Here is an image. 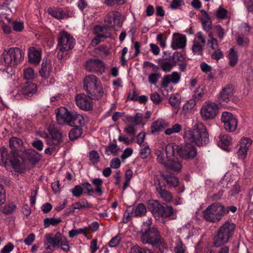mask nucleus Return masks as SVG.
<instances>
[{
  "mask_svg": "<svg viewBox=\"0 0 253 253\" xmlns=\"http://www.w3.org/2000/svg\"><path fill=\"white\" fill-rule=\"evenodd\" d=\"M41 50H37L34 47L29 48V59L30 62L38 65L41 60Z\"/></svg>",
  "mask_w": 253,
  "mask_h": 253,
  "instance_id": "24",
  "label": "nucleus"
},
{
  "mask_svg": "<svg viewBox=\"0 0 253 253\" xmlns=\"http://www.w3.org/2000/svg\"><path fill=\"white\" fill-rule=\"evenodd\" d=\"M90 208V206L89 205V204L86 200H82L75 203L73 205V210L68 209L66 210L65 211L66 213H69L71 212H74L75 210H80L83 208Z\"/></svg>",
  "mask_w": 253,
  "mask_h": 253,
  "instance_id": "38",
  "label": "nucleus"
},
{
  "mask_svg": "<svg viewBox=\"0 0 253 253\" xmlns=\"http://www.w3.org/2000/svg\"><path fill=\"white\" fill-rule=\"evenodd\" d=\"M23 71L24 78L26 80H32L35 78L36 74L33 68L27 67L25 68Z\"/></svg>",
  "mask_w": 253,
  "mask_h": 253,
  "instance_id": "50",
  "label": "nucleus"
},
{
  "mask_svg": "<svg viewBox=\"0 0 253 253\" xmlns=\"http://www.w3.org/2000/svg\"><path fill=\"white\" fill-rule=\"evenodd\" d=\"M57 48L59 51L57 54L59 59H62L63 53L72 50L75 44V39L73 37L65 31L59 32L57 38Z\"/></svg>",
  "mask_w": 253,
  "mask_h": 253,
  "instance_id": "4",
  "label": "nucleus"
},
{
  "mask_svg": "<svg viewBox=\"0 0 253 253\" xmlns=\"http://www.w3.org/2000/svg\"><path fill=\"white\" fill-rule=\"evenodd\" d=\"M49 132L52 140H47L49 145H57L62 141L61 133L58 130L55 129H50Z\"/></svg>",
  "mask_w": 253,
  "mask_h": 253,
  "instance_id": "30",
  "label": "nucleus"
},
{
  "mask_svg": "<svg viewBox=\"0 0 253 253\" xmlns=\"http://www.w3.org/2000/svg\"><path fill=\"white\" fill-rule=\"evenodd\" d=\"M25 154L26 155L28 160L33 164L38 163L40 159L39 153L33 149H28L26 150Z\"/></svg>",
  "mask_w": 253,
  "mask_h": 253,
  "instance_id": "33",
  "label": "nucleus"
},
{
  "mask_svg": "<svg viewBox=\"0 0 253 253\" xmlns=\"http://www.w3.org/2000/svg\"><path fill=\"white\" fill-rule=\"evenodd\" d=\"M86 92L91 99H99L103 96L104 93L101 84L95 86L91 88V90L89 89L86 90Z\"/></svg>",
  "mask_w": 253,
  "mask_h": 253,
  "instance_id": "22",
  "label": "nucleus"
},
{
  "mask_svg": "<svg viewBox=\"0 0 253 253\" xmlns=\"http://www.w3.org/2000/svg\"><path fill=\"white\" fill-rule=\"evenodd\" d=\"M147 209L142 203L138 204L133 212V216L134 217H141L146 214Z\"/></svg>",
  "mask_w": 253,
  "mask_h": 253,
  "instance_id": "41",
  "label": "nucleus"
},
{
  "mask_svg": "<svg viewBox=\"0 0 253 253\" xmlns=\"http://www.w3.org/2000/svg\"><path fill=\"white\" fill-rule=\"evenodd\" d=\"M119 149L117 147V145L116 144V140H114V143L110 144L108 146H107L105 148V153L107 155H110L111 154H113L114 155H117Z\"/></svg>",
  "mask_w": 253,
  "mask_h": 253,
  "instance_id": "46",
  "label": "nucleus"
},
{
  "mask_svg": "<svg viewBox=\"0 0 253 253\" xmlns=\"http://www.w3.org/2000/svg\"><path fill=\"white\" fill-rule=\"evenodd\" d=\"M86 69L89 72H100L105 71V66L100 60L94 59L88 61L85 64Z\"/></svg>",
  "mask_w": 253,
  "mask_h": 253,
  "instance_id": "13",
  "label": "nucleus"
},
{
  "mask_svg": "<svg viewBox=\"0 0 253 253\" xmlns=\"http://www.w3.org/2000/svg\"><path fill=\"white\" fill-rule=\"evenodd\" d=\"M91 182L95 187L94 192L98 194L100 196L102 195L104 192L102 189L103 180L99 178H94L92 179Z\"/></svg>",
  "mask_w": 253,
  "mask_h": 253,
  "instance_id": "39",
  "label": "nucleus"
},
{
  "mask_svg": "<svg viewBox=\"0 0 253 253\" xmlns=\"http://www.w3.org/2000/svg\"><path fill=\"white\" fill-rule=\"evenodd\" d=\"M89 159L93 164H96L99 162V155L96 151L92 150L89 153Z\"/></svg>",
  "mask_w": 253,
  "mask_h": 253,
  "instance_id": "54",
  "label": "nucleus"
},
{
  "mask_svg": "<svg viewBox=\"0 0 253 253\" xmlns=\"http://www.w3.org/2000/svg\"><path fill=\"white\" fill-rule=\"evenodd\" d=\"M2 56L5 66H14L23 60L24 53L18 47H11L5 50Z\"/></svg>",
  "mask_w": 253,
  "mask_h": 253,
  "instance_id": "6",
  "label": "nucleus"
},
{
  "mask_svg": "<svg viewBox=\"0 0 253 253\" xmlns=\"http://www.w3.org/2000/svg\"><path fill=\"white\" fill-rule=\"evenodd\" d=\"M233 94V86L231 85H227L223 88L219 94L218 97L219 103L225 104L227 103L231 98Z\"/></svg>",
  "mask_w": 253,
  "mask_h": 253,
  "instance_id": "15",
  "label": "nucleus"
},
{
  "mask_svg": "<svg viewBox=\"0 0 253 253\" xmlns=\"http://www.w3.org/2000/svg\"><path fill=\"white\" fill-rule=\"evenodd\" d=\"M183 138L189 144L183 146L181 150L180 157L185 160L192 159L197 154L196 148L190 144L203 146L209 142L207 128L201 122H197L191 129H185Z\"/></svg>",
  "mask_w": 253,
  "mask_h": 253,
  "instance_id": "1",
  "label": "nucleus"
},
{
  "mask_svg": "<svg viewBox=\"0 0 253 253\" xmlns=\"http://www.w3.org/2000/svg\"><path fill=\"white\" fill-rule=\"evenodd\" d=\"M169 104L176 110L175 113L178 111V108L180 104V100L179 96L173 95L169 98Z\"/></svg>",
  "mask_w": 253,
  "mask_h": 253,
  "instance_id": "49",
  "label": "nucleus"
},
{
  "mask_svg": "<svg viewBox=\"0 0 253 253\" xmlns=\"http://www.w3.org/2000/svg\"><path fill=\"white\" fill-rule=\"evenodd\" d=\"M211 57L213 59L218 60L223 57V54L221 50L217 48V49H214V51L211 55Z\"/></svg>",
  "mask_w": 253,
  "mask_h": 253,
  "instance_id": "64",
  "label": "nucleus"
},
{
  "mask_svg": "<svg viewBox=\"0 0 253 253\" xmlns=\"http://www.w3.org/2000/svg\"><path fill=\"white\" fill-rule=\"evenodd\" d=\"M11 158L7 150L4 147L0 148V166H4L8 169L10 167Z\"/></svg>",
  "mask_w": 253,
  "mask_h": 253,
  "instance_id": "23",
  "label": "nucleus"
},
{
  "mask_svg": "<svg viewBox=\"0 0 253 253\" xmlns=\"http://www.w3.org/2000/svg\"><path fill=\"white\" fill-rule=\"evenodd\" d=\"M100 84V80L93 75L86 76L84 79V87L85 91L89 89L91 90V88Z\"/></svg>",
  "mask_w": 253,
  "mask_h": 253,
  "instance_id": "19",
  "label": "nucleus"
},
{
  "mask_svg": "<svg viewBox=\"0 0 253 253\" xmlns=\"http://www.w3.org/2000/svg\"><path fill=\"white\" fill-rule=\"evenodd\" d=\"M227 11L222 6H219L216 11V16L218 19H224L226 17Z\"/></svg>",
  "mask_w": 253,
  "mask_h": 253,
  "instance_id": "61",
  "label": "nucleus"
},
{
  "mask_svg": "<svg viewBox=\"0 0 253 253\" xmlns=\"http://www.w3.org/2000/svg\"><path fill=\"white\" fill-rule=\"evenodd\" d=\"M76 105L81 109L89 111L93 109V102L88 96L84 93H80L75 97Z\"/></svg>",
  "mask_w": 253,
  "mask_h": 253,
  "instance_id": "12",
  "label": "nucleus"
},
{
  "mask_svg": "<svg viewBox=\"0 0 253 253\" xmlns=\"http://www.w3.org/2000/svg\"><path fill=\"white\" fill-rule=\"evenodd\" d=\"M23 145L22 140L16 137H13L9 140V147L12 150L18 149Z\"/></svg>",
  "mask_w": 253,
  "mask_h": 253,
  "instance_id": "43",
  "label": "nucleus"
},
{
  "mask_svg": "<svg viewBox=\"0 0 253 253\" xmlns=\"http://www.w3.org/2000/svg\"><path fill=\"white\" fill-rule=\"evenodd\" d=\"M129 253H151V251L135 246L131 248Z\"/></svg>",
  "mask_w": 253,
  "mask_h": 253,
  "instance_id": "55",
  "label": "nucleus"
},
{
  "mask_svg": "<svg viewBox=\"0 0 253 253\" xmlns=\"http://www.w3.org/2000/svg\"><path fill=\"white\" fill-rule=\"evenodd\" d=\"M185 58L179 52H174L172 56V63L174 66L184 61Z\"/></svg>",
  "mask_w": 253,
  "mask_h": 253,
  "instance_id": "51",
  "label": "nucleus"
},
{
  "mask_svg": "<svg viewBox=\"0 0 253 253\" xmlns=\"http://www.w3.org/2000/svg\"><path fill=\"white\" fill-rule=\"evenodd\" d=\"M18 90L25 95L31 96L36 93L37 86L32 82H28L20 87Z\"/></svg>",
  "mask_w": 253,
  "mask_h": 253,
  "instance_id": "29",
  "label": "nucleus"
},
{
  "mask_svg": "<svg viewBox=\"0 0 253 253\" xmlns=\"http://www.w3.org/2000/svg\"><path fill=\"white\" fill-rule=\"evenodd\" d=\"M180 79V75L177 72H173L171 75H166L164 77L161 82V85L163 87H167L170 83L176 84Z\"/></svg>",
  "mask_w": 253,
  "mask_h": 253,
  "instance_id": "21",
  "label": "nucleus"
},
{
  "mask_svg": "<svg viewBox=\"0 0 253 253\" xmlns=\"http://www.w3.org/2000/svg\"><path fill=\"white\" fill-rule=\"evenodd\" d=\"M73 195L76 197H80L83 193V188L80 185H76L72 190Z\"/></svg>",
  "mask_w": 253,
  "mask_h": 253,
  "instance_id": "62",
  "label": "nucleus"
},
{
  "mask_svg": "<svg viewBox=\"0 0 253 253\" xmlns=\"http://www.w3.org/2000/svg\"><path fill=\"white\" fill-rule=\"evenodd\" d=\"M196 103L197 102L193 98L190 99L183 106V110L187 112L189 110L194 108Z\"/></svg>",
  "mask_w": 253,
  "mask_h": 253,
  "instance_id": "63",
  "label": "nucleus"
},
{
  "mask_svg": "<svg viewBox=\"0 0 253 253\" xmlns=\"http://www.w3.org/2000/svg\"><path fill=\"white\" fill-rule=\"evenodd\" d=\"M202 212L205 220L214 223L221 220L225 214V210L220 204L214 203L209 205Z\"/></svg>",
  "mask_w": 253,
  "mask_h": 253,
  "instance_id": "5",
  "label": "nucleus"
},
{
  "mask_svg": "<svg viewBox=\"0 0 253 253\" xmlns=\"http://www.w3.org/2000/svg\"><path fill=\"white\" fill-rule=\"evenodd\" d=\"M182 130V126L179 124H175L171 127L166 129L165 133L166 135H169L173 133H178Z\"/></svg>",
  "mask_w": 253,
  "mask_h": 253,
  "instance_id": "47",
  "label": "nucleus"
},
{
  "mask_svg": "<svg viewBox=\"0 0 253 253\" xmlns=\"http://www.w3.org/2000/svg\"><path fill=\"white\" fill-rule=\"evenodd\" d=\"M45 241L44 243L45 248L49 252L53 251V248L59 246L61 242V234L57 232L54 236L51 234H47L45 236Z\"/></svg>",
  "mask_w": 253,
  "mask_h": 253,
  "instance_id": "11",
  "label": "nucleus"
},
{
  "mask_svg": "<svg viewBox=\"0 0 253 253\" xmlns=\"http://www.w3.org/2000/svg\"><path fill=\"white\" fill-rule=\"evenodd\" d=\"M152 219H147L142 223L140 231V239L143 244H150L155 246L157 243L160 241L161 237L158 229L152 226Z\"/></svg>",
  "mask_w": 253,
  "mask_h": 253,
  "instance_id": "2",
  "label": "nucleus"
},
{
  "mask_svg": "<svg viewBox=\"0 0 253 253\" xmlns=\"http://www.w3.org/2000/svg\"><path fill=\"white\" fill-rule=\"evenodd\" d=\"M221 120L224 124V127L228 132H233L236 129L238 122L236 117L231 113L223 112Z\"/></svg>",
  "mask_w": 253,
  "mask_h": 253,
  "instance_id": "10",
  "label": "nucleus"
},
{
  "mask_svg": "<svg viewBox=\"0 0 253 253\" xmlns=\"http://www.w3.org/2000/svg\"><path fill=\"white\" fill-rule=\"evenodd\" d=\"M155 246H156L157 251L160 253H163L168 251V245L162 237L160 238V241L157 243Z\"/></svg>",
  "mask_w": 253,
  "mask_h": 253,
  "instance_id": "52",
  "label": "nucleus"
},
{
  "mask_svg": "<svg viewBox=\"0 0 253 253\" xmlns=\"http://www.w3.org/2000/svg\"><path fill=\"white\" fill-rule=\"evenodd\" d=\"M251 144L252 141L250 138H243L241 139L237 152L239 158L244 159L246 157L248 148Z\"/></svg>",
  "mask_w": 253,
  "mask_h": 253,
  "instance_id": "16",
  "label": "nucleus"
},
{
  "mask_svg": "<svg viewBox=\"0 0 253 253\" xmlns=\"http://www.w3.org/2000/svg\"><path fill=\"white\" fill-rule=\"evenodd\" d=\"M192 51L195 55H201L203 52V46L194 40L192 47Z\"/></svg>",
  "mask_w": 253,
  "mask_h": 253,
  "instance_id": "53",
  "label": "nucleus"
},
{
  "mask_svg": "<svg viewBox=\"0 0 253 253\" xmlns=\"http://www.w3.org/2000/svg\"><path fill=\"white\" fill-rule=\"evenodd\" d=\"M161 205L157 201L149 200L148 202V209L155 216H158Z\"/></svg>",
  "mask_w": 253,
  "mask_h": 253,
  "instance_id": "32",
  "label": "nucleus"
},
{
  "mask_svg": "<svg viewBox=\"0 0 253 253\" xmlns=\"http://www.w3.org/2000/svg\"><path fill=\"white\" fill-rule=\"evenodd\" d=\"M204 94V87L199 86L194 91L192 98L197 103L200 101Z\"/></svg>",
  "mask_w": 253,
  "mask_h": 253,
  "instance_id": "45",
  "label": "nucleus"
},
{
  "mask_svg": "<svg viewBox=\"0 0 253 253\" xmlns=\"http://www.w3.org/2000/svg\"><path fill=\"white\" fill-rule=\"evenodd\" d=\"M156 193L159 197L162 198L166 202H170L173 199L172 194L163 188L158 189V191H156Z\"/></svg>",
  "mask_w": 253,
  "mask_h": 253,
  "instance_id": "34",
  "label": "nucleus"
},
{
  "mask_svg": "<svg viewBox=\"0 0 253 253\" xmlns=\"http://www.w3.org/2000/svg\"><path fill=\"white\" fill-rule=\"evenodd\" d=\"M55 111L58 124L60 125L67 124L71 112L64 107H60L55 109Z\"/></svg>",
  "mask_w": 253,
  "mask_h": 253,
  "instance_id": "14",
  "label": "nucleus"
},
{
  "mask_svg": "<svg viewBox=\"0 0 253 253\" xmlns=\"http://www.w3.org/2000/svg\"><path fill=\"white\" fill-rule=\"evenodd\" d=\"M52 68L51 61L47 58H44L42 63L41 68L39 73L40 75L45 79L49 77Z\"/></svg>",
  "mask_w": 253,
  "mask_h": 253,
  "instance_id": "17",
  "label": "nucleus"
},
{
  "mask_svg": "<svg viewBox=\"0 0 253 253\" xmlns=\"http://www.w3.org/2000/svg\"><path fill=\"white\" fill-rule=\"evenodd\" d=\"M16 209V206L15 205L9 204L4 207L2 212L4 214L8 215L12 213Z\"/></svg>",
  "mask_w": 253,
  "mask_h": 253,
  "instance_id": "58",
  "label": "nucleus"
},
{
  "mask_svg": "<svg viewBox=\"0 0 253 253\" xmlns=\"http://www.w3.org/2000/svg\"><path fill=\"white\" fill-rule=\"evenodd\" d=\"M10 165L16 172L23 173L25 170V166L23 159L20 156L14 157L13 159L11 158Z\"/></svg>",
  "mask_w": 253,
  "mask_h": 253,
  "instance_id": "20",
  "label": "nucleus"
},
{
  "mask_svg": "<svg viewBox=\"0 0 253 253\" xmlns=\"http://www.w3.org/2000/svg\"><path fill=\"white\" fill-rule=\"evenodd\" d=\"M165 174L161 173L160 175H157L154 177V186H155L156 191H158V189H162L164 186H166L164 182L165 181Z\"/></svg>",
  "mask_w": 253,
  "mask_h": 253,
  "instance_id": "36",
  "label": "nucleus"
},
{
  "mask_svg": "<svg viewBox=\"0 0 253 253\" xmlns=\"http://www.w3.org/2000/svg\"><path fill=\"white\" fill-rule=\"evenodd\" d=\"M158 162L162 164L166 169L173 171L179 172L182 168L181 162L176 158H170L168 155L165 157L164 154L161 150H157Z\"/></svg>",
  "mask_w": 253,
  "mask_h": 253,
  "instance_id": "7",
  "label": "nucleus"
},
{
  "mask_svg": "<svg viewBox=\"0 0 253 253\" xmlns=\"http://www.w3.org/2000/svg\"><path fill=\"white\" fill-rule=\"evenodd\" d=\"M181 148L175 143H169L165 148L166 155L170 158H175V155L180 156Z\"/></svg>",
  "mask_w": 253,
  "mask_h": 253,
  "instance_id": "27",
  "label": "nucleus"
},
{
  "mask_svg": "<svg viewBox=\"0 0 253 253\" xmlns=\"http://www.w3.org/2000/svg\"><path fill=\"white\" fill-rule=\"evenodd\" d=\"M47 12L52 16L58 19H61L68 17L67 12L59 7H49L47 9Z\"/></svg>",
  "mask_w": 253,
  "mask_h": 253,
  "instance_id": "28",
  "label": "nucleus"
},
{
  "mask_svg": "<svg viewBox=\"0 0 253 253\" xmlns=\"http://www.w3.org/2000/svg\"><path fill=\"white\" fill-rule=\"evenodd\" d=\"M219 146L223 149L228 151V147L231 144L232 138L226 134H220L219 135Z\"/></svg>",
  "mask_w": 253,
  "mask_h": 253,
  "instance_id": "31",
  "label": "nucleus"
},
{
  "mask_svg": "<svg viewBox=\"0 0 253 253\" xmlns=\"http://www.w3.org/2000/svg\"><path fill=\"white\" fill-rule=\"evenodd\" d=\"M228 58L229 59V64L230 66L234 67L238 62V58L237 54L233 48H231L229 50Z\"/></svg>",
  "mask_w": 253,
  "mask_h": 253,
  "instance_id": "42",
  "label": "nucleus"
},
{
  "mask_svg": "<svg viewBox=\"0 0 253 253\" xmlns=\"http://www.w3.org/2000/svg\"><path fill=\"white\" fill-rule=\"evenodd\" d=\"M62 222L60 218H45L44 219L43 225L45 228L48 227L50 225L56 226Z\"/></svg>",
  "mask_w": 253,
  "mask_h": 253,
  "instance_id": "44",
  "label": "nucleus"
},
{
  "mask_svg": "<svg viewBox=\"0 0 253 253\" xmlns=\"http://www.w3.org/2000/svg\"><path fill=\"white\" fill-rule=\"evenodd\" d=\"M169 126V124L162 119H159L152 123L151 126V133L156 134L164 130Z\"/></svg>",
  "mask_w": 253,
  "mask_h": 253,
  "instance_id": "25",
  "label": "nucleus"
},
{
  "mask_svg": "<svg viewBox=\"0 0 253 253\" xmlns=\"http://www.w3.org/2000/svg\"><path fill=\"white\" fill-rule=\"evenodd\" d=\"M123 19L121 14L117 11L109 12L104 18L105 26L108 28H113L117 30L123 24Z\"/></svg>",
  "mask_w": 253,
  "mask_h": 253,
  "instance_id": "8",
  "label": "nucleus"
},
{
  "mask_svg": "<svg viewBox=\"0 0 253 253\" xmlns=\"http://www.w3.org/2000/svg\"><path fill=\"white\" fill-rule=\"evenodd\" d=\"M82 133V128L80 127H76L72 128L69 134V137L71 140H74L79 137Z\"/></svg>",
  "mask_w": 253,
  "mask_h": 253,
  "instance_id": "48",
  "label": "nucleus"
},
{
  "mask_svg": "<svg viewBox=\"0 0 253 253\" xmlns=\"http://www.w3.org/2000/svg\"><path fill=\"white\" fill-rule=\"evenodd\" d=\"M107 28L106 26H96L94 29V33L99 37L106 39L110 36V33L107 32Z\"/></svg>",
  "mask_w": 253,
  "mask_h": 253,
  "instance_id": "37",
  "label": "nucleus"
},
{
  "mask_svg": "<svg viewBox=\"0 0 253 253\" xmlns=\"http://www.w3.org/2000/svg\"><path fill=\"white\" fill-rule=\"evenodd\" d=\"M218 111V106L215 103L206 101L201 109L200 113L203 120H208L213 119Z\"/></svg>",
  "mask_w": 253,
  "mask_h": 253,
  "instance_id": "9",
  "label": "nucleus"
},
{
  "mask_svg": "<svg viewBox=\"0 0 253 253\" xmlns=\"http://www.w3.org/2000/svg\"><path fill=\"white\" fill-rule=\"evenodd\" d=\"M236 229V225L229 221H226L220 226L214 238L213 245L219 247L227 242L232 238Z\"/></svg>",
  "mask_w": 253,
  "mask_h": 253,
  "instance_id": "3",
  "label": "nucleus"
},
{
  "mask_svg": "<svg viewBox=\"0 0 253 253\" xmlns=\"http://www.w3.org/2000/svg\"><path fill=\"white\" fill-rule=\"evenodd\" d=\"M201 15L200 17L203 28L206 32H210L211 29V20L207 12L202 10L201 11Z\"/></svg>",
  "mask_w": 253,
  "mask_h": 253,
  "instance_id": "26",
  "label": "nucleus"
},
{
  "mask_svg": "<svg viewBox=\"0 0 253 253\" xmlns=\"http://www.w3.org/2000/svg\"><path fill=\"white\" fill-rule=\"evenodd\" d=\"M186 42V39L185 36L179 34H174L171 43V47L173 49L183 48L185 47Z\"/></svg>",
  "mask_w": 253,
  "mask_h": 253,
  "instance_id": "18",
  "label": "nucleus"
},
{
  "mask_svg": "<svg viewBox=\"0 0 253 253\" xmlns=\"http://www.w3.org/2000/svg\"><path fill=\"white\" fill-rule=\"evenodd\" d=\"M165 182L169 187H175L179 184V180L175 176L165 174Z\"/></svg>",
  "mask_w": 253,
  "mask_h": 253,
  "instance_id": "40",
  "label": "nucleus"
},
{
  "mask_svg": "<svg viewBox=\"0 0 253 253\" xmlns=\"http://www.w3.org/2000/svg\"><path fill=\"white\" fill-rule=\"evenodd\" d=\"M174 64L172 62L165 61L161 63V68L165 72H169L173 66H174Z\"/></svg>",
  "mask_w": 253,
  "mask_h": 253,
  "instance_id": "60",
  "label": "nucleus"
},
{
  "mask_svg": "<svg viewBox=\"0 0 253 253\" xmlns=\"http://www.w3.org/2000/svg\"><path fill=\"white\" fill-rule=\"evenodd\" d=\"M173 212V208L170 206L161 205L160 212L158 215V216H161L162 217H168L170 216Z\"/></svg>",
  "mask_w": 253,
  "mask_h": 253,
  "instance_id": "35",
  "label": "nucleus"
},
{
  "mask_svg": "<svg viewBox=\"0 0 253 253\" xmlns=\"http://www.w3.org/2000/svg\"><path fill=\"white\" fill-rule=\"evenodd\" d=\"M151 153V149L148 145L145 146L144 148H142L139 152V156L142 159H145Z\"/></svg>",
  "mask_w": 253,
  "mask_h": 253,
  "instance_id": "59",
  "label": "nucleus"
},
{
  "mask_svg": "<svg viewBox=\"0 0 253 253\" xmlns=\"http://www.w3.org/2000/svg\"><path fill=\"white\" fill-rule=\"evenodd\" d=\"M161 77V75L160 73H152L148 77L149 82L151 84H155Z\"/></svg>",
  "mask_w": 253,
  "mask_h": 253,
  "instance_id": "57",
  "label": "nucleus"
},
{
  "mask_svg": "<svg viewBox=\"0 0 253 253\" xmlns=\"http://www.w3.org/2000/svg\"><path fill=\"white\" fill-rule=\"evenodd\" d=\"M121 242V238L119 235H117L112 238L109 241L108 245L111 248H115L119 245Z\"/></svg>",
  "mask_w": 253,
  "mask_h": 253,
  "instance_id": "56",
  "label": "nucleus"
}]
</instances>
